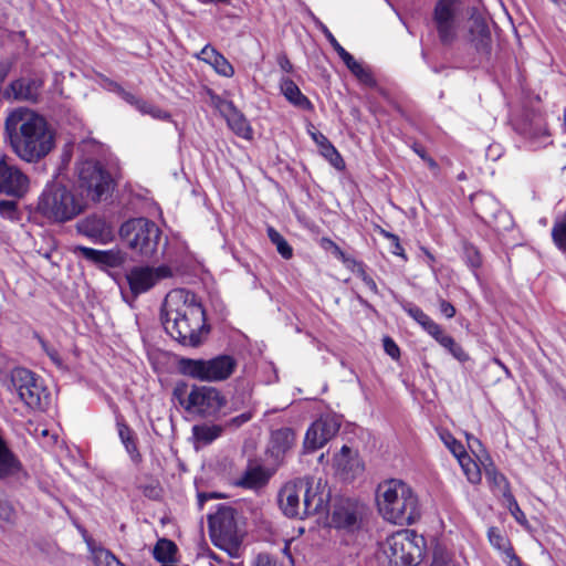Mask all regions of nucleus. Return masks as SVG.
Listing matches in <instances>:
<instances>
[{
    "label": "nucleus",
    "mask_w": 566,
    "mask_h": 566,
    "mask_svg": "<svg viewBox=\"0 0 566 566\" xmlns=\"http://www.w3.org/2000/svg\"><path fill=\"white\" fill-rule=\"evenodd\" d=\"M163 325L174 339L188 347L200 346L210 332L201 303L185 289L172 290L166 295Z\"/></svg>",
    "instance_id": "nucleus-1"
},
{
    "label": "nucleus",
    "mask_w": 566,
    "mask_h": 566,
    "mask_svg": "<svg viewBox=\"0 0 566 566\" xmlns=\"http://www.w3.org/2000/svg\"><path fill=\"white\" fill-rule=\"evenodd\" d=\"M6 132L14 153L27 163H38L55 147V134L46 119L29 108H17L6 118Z\"/></svg>",
    "instance_id": "nucleus-2"
},
{
    "label": "nucleus",
    "mask_w": 566,
    "mask_h": 566,
    "mask_svg": "<svg viewBox=\"0 0 566 566\" xmlns=\"http://www.w3.org/2000/svg\"><path fill=\"white\" fill-rule=\"evenodd\" d=\"M376 499L380 515L390 523L410 525L420 516L417 495L401 480L391 479L380 483Z\"/></svg>",
    "instance_id": "nucleus-3"
},
{
    "label": "nucleus",
    "mask_w": 566,
    "mask_h": 566,
    "mask_svg": "<svg viewBox=\"0 0 566 566\" xmlns=\"http://www.w3.org/2000/svg\"><path fill=\"white\" fill-rule=\"evenodd\" d=\"M313 488L312 479H296L285 483L279 492V505L287 517L304 518L324 512L328 494Z\"/></svg>",
    "instance_id": "nucleus-4"
},
{
    "label": "nucleus",
    "mask_w": 566,
    "mask_h": 566,
    "mask_svg": "<svg viewBox=\"0 0 566 566\" xmlns=\"http://www.w3.org/2000/svg\"><path fill=\"white\" fill-rule=\"evenodd\" d=\"M85 205L83 196L54 180L48 182L40 193L36 212L51 222L64 223L82 213Z\"/></svg>",
    "instance_id": "nucleus-5"
},
{
    "label": "nucleus",
    "mask_w": 566,
    "mask_h": 566,
    "mask_svg": "<svg viewBox=\"0 0 566 566\" xmlns=\"http://www.w3.org/2000/svg\"><path fill=\"white\" fill-rule=\"evenodd\" d=\"M237 368V360L229 355H219L211 359L180 358L177 369L181 375L207 382L228 379Z\"/></svg>",
    "instance_id": "nucleus-6"
},
{
    "label": "nucleus",
    "mask_w": 566,
    "mask_h": 566,
    "mask_svg": "<svg viewBox=\"0 0 566 566\" xmlns=\"http://www.w3.org/2000/svg\"><path fill=\"white\" fill-rule=\"evenodd\" d=\"M424 538L410 530H401L387 537L384 553L390 566H417L423 555Z\"/></svg>",
    "instance_id": "nucleus-7"
},
{
    "label": "nucleus",
    "mask_w": 566,
    "mask_h": 566,
    "mask_svg": "<svg viewBox=\"0 0 566 566\" xmlns=\"http://www.w3.org/2000/svg\"><path fill=\"white\" fill-rule=\"evenodd\" d=\"M119 234L133 251L150 258L158 249L161 231L154 221L135 218L122 224Z\"/></svg>",
    "instance_id": "nucleus-8"
},
{
    "label": "nucleus",
    "mask_w": 566,
    "mask_h": 566,
    "mask_svg": "<svg viewBox=\"0 0 566 566\" xmlns=\"http://www.w3.org/2000/svg\"><path fill=\"white\" fill-rule=\"evenodd\" d=\"M234 515L235 511L229 506H220L214 514L209 515L212 543L230 556H235L241 545Z\"/></svg>",
    "instance_id": "nucleus-9"
},
{
    "label": "nucleus",
    "mask_w": 566,
    "mask_h": 566,
    "mask_svg": "<svg viewBox=\"0 0 566 566\" xmlns=\"http://www.w3.org/2000/svg\"><path fill=\"white\" fill-rule=\"evenodd\" d=\"M78 188L92 201L106 199L112 189L111 175L96 161L85 160L78 165Z\"/></svg>",
    "instance_id": "nucleus-10"
},
{
    "label": "nucleus",
    "mask_w": 566,
    "mask_h": 566,
    "mask_svg": "<svg viewBox=\"0 0 566 566\" xmlns=\"http://www.w3.org/2000/svg\"><path fill=\"white\" fill-rule=\"evenodd\" d=\"M438 38L443 45H451L458 39L461 24L459 0H438L432 14Z\"/></svg>",
    "instance_id": "nucleus-11"
},
{
    "label": "nucleus",
    "mask_w": 566,
    "mask_h": 566,
    "mask_svg": "<svg viewBox=\"0 0 566 566\" xmlns=\"http://www.w3.org/2000/svg\"><path fill=\"white\" fill-rule=\"evenodd\" d=\"M172 401L195 415L211 416L224 406L220 391H172Z\"/></svg>",
    "instance_id": "nucleus-12"
},
{
    "label": "nucleus",
    "mask_w": 566,
    "mask_h": 566,
    "mask_svg": "<svg viewBox=\"0 0 566 566\" xmlns=\"http://www.w3.org/2000/svg\"><path fill=\"white\" fill-rule=\"evenodd\" d=\"M365 515L364 504L350 499H340L334 504L331 525L346 533H355L360 530Z\"/></svg>",
    "instance_id": "nucleus-13"
},
{
    "label": "nucleus",
    "mask_w": 566,
    "mask_h": 566,
    "mask_svg": "<svg viewBox=\"0 0 566 566\" xmlns=\"http://www.w3.org/2000/svg\"><path fill=\"white\" fill-rule=\"evenodd\" d=\"M172 272L167 265L159 266H134L126 279L132 293L136 296L153 289L159 281L170 277Z\"/></svg>",
    "instance_id": "nucleus-14"
},
{
    "label": "nucleus",
    "mask_w": 566,
    "mask_h": 566,
    "mask_svg": "<svg viewBox=\"0 0 566 566\" xmlns=\"http://www.w3.org/2000/svg\"><path fill=\"white\" fill-rule=\"evenodd\" d=\"M29 189V178L17 166L0 159V193L21 198Z\"/></svg>",
    "instance_id": "nucleus-15"
},
{
    "label": "nucleus",
    "mask_w": 566,
    "mask_h": 566,
    "mask_svg": "<svg viewBox=\"0 0 566 566\" xmlns=\"http://www.w3.org/2000/svg\"><path fill=\"white\" fill-rule=\"evenodd\" d=\"M340 423L334 417H322L307 429L304 448L314 451L324 447L339 430Z\"/></svg>",
    "instance_id": "nucleus-16"
},
{
    "label": "nucleus",
    "mask_w": 566,
    "mask_h": 566,
    "mask_svg": "<svg viewBox=\"0 0 566 566\" xmlns=\"http://www.w3.org/2000/svg\"><path fill=\"white\" fill-rule=\"evenodd\" d=\"M335 473L345 481H352L364 472V463L356 450L343 446L333 458Z\"/></svg>",
    "instance_id": "nucleus-17"
},
{
    "label": "nucleus",
    "mask_w": 566,
    "mask_h": 566,
    "mask_svg": "<svg viewBox=\"0 0 566 566\" xmlns=\"http://www.w3.org/2000/svg\"><path fill=\"white\" fill-rule=\"evenodd\" d=\"M471 203L475 214L486 223L496 226L499 218L506 217V212L502 210L500 202L490 193H475L471 197Z\"/></svg>",
    "instance_id": "nucleus-18"
},
{
    "label": "nucleus",
    "mask_w": 566,
    "mask_h": 566,
    "mask_svg": "<svg viewBox=\"0 0 566 566\" xmlns=\"http://www.w3.org/2000/svg\"><path fill=\"white\" fill-rule=\"evenodd\" d=\"M24 474L23 464L10 449L0 428V481L17 479Z\"/></svg>",
    "instance_id": "nucleus-19"
},
{
    "label": "nucleus",
    "mask_w": 566,
    "mask_h": 566,
    "mask_svg": "<svg viewBox=\"0 0 566 566\" xmlns=\"http://www.w3.org/2000/svg\"><path fill=\"white\" fill-rule=\"evenodd\" d=\"M0 386H12L13 389L38 388L39 376L25 367H15L10 371H0Z\"/></svg>",
    "instance_id": "nucleus-20"
},
{
    "label": "nucleus",
    "mask_w": 566,
    "mask_h": 566,
    "mask_svg": "<svg viewBox=\"0 0 566 566\" xmlns=\"http://www.w3.org/2000/svg\"><path fill=\"white\" fill-rule=\"evenodd\" d=\"M81 233L94 242L106 244L114 239L112 226L103 218L88 217L78 226Z\"/></svg>",
    "instance_id": "nucleus-21"
},
{
    "label": "nucleus",
    "mask_w": 566,
    "mask_h": 566,
    "mask_svg": "<svg viewBox=\"0 0 566 566\" xmlns=\"http://www.w3.org/2000/svg\"><path fill=\"white\" fill-rule=\"evenodd\" d=\"M76 251L85 260L99 266L117 268L124 262V255L118 249L104 251L80 245Z\"/></svg>",
    "instance_id": "nucleus-22"
},
{
    "label": "nucleus",
    "mask_w": 566,
    "mask_h": 566,
    "mask_svg": "<svg viewBox=\"0 0 566 566\" xmlns=\"http://www.w3.org/2000/svg\"><path fill=\"white\" fill-rule=\"evenodd\" d=\"M468 40L478 51L488 53L491 46V33L485 20L473 15L468 21Z\"/></svg>",
    "instance_id": "nucleus-23"
},
{
    "label": "nucleus",
    "mask_w": 566,
    "mask_h": 566,
    "mask_svg": "<svg viewBox=\"0 0 566 566\" xmlns=\"http://www.w3.org/2000/svg\"><path fill=\"white\" fill-rule=\"evenodd\" d=\"M43 82L39 78H20L11 83L10 87L17 99L35 103L40 96Z\"/></svg>",
    "instance_id": "nucleus-24"
},
{
    "label": "nucleus",
    "mask_w": 566,
    "mask_h": 566,
    "mask_svg": "<svg viewBox=\"0 0 566 566\" xmlns=\"http://www.w3.org/2000/svg\"><path fill=\"white\" fill-rule=\"evenodd\" d=\"M312 139L319 148L321 155L337 170L345 168V161L338 150L332 145L328 138L321 132H310Z\"/></svg>",
    "instance_id": "nucleus-25"
},
{
    "label": "nucleus",
    "mask_w": 566,
    "mask_h": 566,
    "mask_svg": "<svg viewBox=\"0 0 566 566\" xmlns=\"http://www.w3.org/2000/svg\"><path fill=\"white\" fill-rule=\"evenodd\" d=\"M280 91L283 96L295 107L302 111H312V102L301 92L300 87L289 77L280 81Z\"/></svg>",
    "instance_id": "nucleus-26"
},
{
    "label": "nucleus",
    "mask_w": 566,
    "mask_h": 566,
    "mask_svg": "<svg viewBox=\"0 0 566 566\" xmlns=\"http://www.w3.org/2000/svg\"><path fill=\"white\" fill-rule=\"evenodd\" d=\"M295 442V433L290 428H281L272 432L270 441V451L279 458L289 451Z\"/></svg>",
    "instance_id": "nucleus-27"
},
{
    "label": "nucleus",
    "mask_w": 566,
    "mask_h": 566,
    "mask_svg": "<svg viewBox=\"0 0 566 566\" xmlns=\"http://www.w3.org/2000/svg\"><path fill=\"white\" fill-rule=\"evenodd\" d=\"M271 473L260 464H252L247 468L238 484L247 489H259L264 486Z\"/></svg>",
    "instance_id": "nucleus-28"
},
{
    "label": "nucleus",
    "mask_w": 566,
    "mask_h": 566,
    "mask_svg": "<svg viewBox=\"0 0 566 566\" xmlns=\"http://www.w3.org/2000/svg\"><path fill=\"white\" fill-rule=\"evenodd\" d=\"M95 566H125L111 551L98 545L93 538H85Z\"/></svg>",
    "instance_id": "nucleus-29"
},
{
    "label": "nucleus",
    "mask_w": 566,
    "mask_h": 566,
    "mask_svg": "<svg viewBox=\"0 0 566 566\" xmlns=\"http://www.w3.org/2000/svg\"><path fill=\"white\" fill-rule=\"evenodd\" d=\"M340 59L360 83L370 87L376 86V80L371 71L368 67L364 66L363 63L356 61L355 57L349 52H347Z\"/></svg>",
    "instance_id": "nucleus-30"
},
{
    "label": "nucleus",
    "mask_w": 566,
    "mask_h": 566,
    "mask_svg": "<svg viewBox=\"0 0 566 566\" xmlns=\"http://www.w3.org/2000/svg\"><path fill=\"white\" fill-rule=\"evenodd\" d=\"M485 478L493 490L501 493L504 499H507L510 495H512L507 479L501 472H499L493 467V464H490L485 468Z\"/></svg>",
    "instance_id": "nucleus-31"
},
{
    "label": "nucleus",
    "mask_w": 566,
    "mask_h": 566,
    "mask_svg": "<svg viewBox=\"0 0 566 566\" xmlns=\"http://www.w3.org/2000/svg\"><path fill=\"white\" fill-rule=\"evenodd\" d=\"M405 310L429 335L433 337L436 334H439L440 325L431 319L420 307L409 305Z\"/></svg>",
    "instance_id": "nucleus-32"
},
{
    "label": "nucleus",
    "mask_w": 566,
    "mask_h": 566,
    "mask_svg": "<svg viewBox=\"0 0 566 566\" xmlns=\"http://www.w3.org/2000/svg\"><path fill=\"white\" fill-rule=\"evenodd\" d=\"M227 123L229 127L240 137L250 138L252 135L251 127L244 116L235 108L230 109L227 115Z\"/></svg>",
    "instance_id": "nucleus-33"
},
{
    "label": "nucleus",
    "mask_w": 566,
    "mask_h": 566,
    "mask_svg": "<svg viewBox=\"0 0 566 566\" xmlns=\"http://www.w3.org/2000/svg\"><path fill=\"white\" fill-rule=\"evenodd\" d=\"M192 433L197 442H200L205 446L210 444L216 439H218L222 433V428L220 426H195L192 428Z\"/></svg>",
    "instance_id": "nucleus-34"
},
{
    "label": "nucleus",
    "mask_w": 566,
    "mask_h": 566,
    "mask_svg": "<svg viewBox=\"0 0 566 566\" xmlns=\"http://www.w3.org/2000/svg\"><path fill=\"white\" fill-rule=\"evenodd\" d=\"M459 461V464L462 468L463 473L465 474L467 479L472 484H478L481 481V471L479 465L472 458L465 452L464 454H461L459 458H457Z\"/></svg>",
    "instance_id": "nucleus-35"
},
{
    "label": "nucleus",
    "mask_w": 566,
    "mask_h": 566,
    "mask_svg": "<svg viewBox=\"0 0 566 566\" xmlns=\"http://www.w3.org/2000/svg\"><path fill=\"white\" fill-rule=\"evenodd\" d=\"M177 551V546L174 542L163 538L159 539L154 547V557L161 563L170 562Z\"/></svg>",
    "instance_id": "nucleus-36"
},
{
    "label": "nucleus",
    "mask_w": 566,
    "mask_h": 566,
    "mask_svg": "<svg viewBox=\"0 0 566 566\" xmlns=\"http://www.w3.org/2000/svg\"><path fill=\"white\" fill-rule=\"evenodd\" d=\"M552 239L559 250L566 251V210L565 213L554 222Z\"/></svg>",
    "instance_id": "nucleus-37"
},
{
    "label": "nucleus",
    "mask_w": 566,
    "mask_h": 566,
    "mask_svg": "<svg viewBox=\"0 0 566 566\" xmlns=\"http://www.w3.org/2000/svg\"><path fill=\"white\" fill-rule=\"evenodd\" d=\"M270 241L275 244L277 252L282 258L289 260L293 255V249L287 241L272 227L268 229Z\"/></svg>",
    "instance_id": "nucleus-38"
},
{
    "label": "nucleus",
    "mask_w": 566,
    "mask_h": 566,
    "mask_svg": "<svg viewBox=\"0 0 566 566\" xmlns=\"http://www.w3.org/2000/svg\"><path fill=\"white\" fill-rule=\"evenodd\" d=\"M488 537L490 544L504 554L510 553L513 549L509 538L497 527H490L488 531Z\"/></svg>",
    "instance_id": "nucleus-39"
},
{
    "label": "nucleus",
    "mask_w": 566,
    "mask_h": 566,
    "mask_svg": "<svg viewBox=\"0 0 566 566\" xmlns=\"http://www.w3.org/2000/svg\"><path fill=\"white\" fill-rule=\"evenodd\" d=\"M15 400H20L30 409H41L40 391H11Z\"/></svg>",
    "instance_id": "nucleus-40"
},
{
    "label": "nucleus",
    "mask_w": 566,
    "mask_h": 566,
    "mask_svg": "<svg viewBox=\"0 0 566 566\" xmlns=\"http://www.w3.org/2000/svg\"><path fill=\"white\" fill-rule=\"evenodd\" d=\"M135 108L140 112L144 115H150L154 118L157 119H168L169 114L157 106L139 98L138 103L136 104Z\"/></svg>",
    "instance_id": "nucleus-41"
},
{
    "label": "nucleus",
    "mask_w": 566,
    "mask_h": 566,
    "mask_svg": "<svg viewBox=\"0 0 566 566\" xmlns=\"http://www.w3.org/2000/svg\"><path fill=\"white\" fill-rule=\"evenodd\" d=\"M463 258L465 263L473 270H476L482 265V256L479 250L470 243L463 244Z\"/></svg>",
    "instance_id": "nucleus-42"
},
{
    "label": "nucleus",
    "mask_w": 566,
    "mask_h": 566,
    "mask_svg": "<svg viewBox=\"0 0 566 566\" xmlns=\"http://www.w3.org/2000/svg\"><path fill=\"white\" fill-rule=\"evenodd\" d=\"M210 65L222 76L231 77L234 74V69L231 63L219 52L214 55Z\"/></svg>",
    "instance_id": "nucleus-43"
},
{
    "label": "nucleus",
    "mask_w": 566,
    "mask_h": 566,
    "mask_svg": "<svg viewBox=\"0 0 566 566\" xmlns=\"http://www.w3.org/2000/svg\"><path fill=\"white\" fill-rule=\"evenodd\" d=\"M440 438L455 458H459L461 454L465 453L463 444L459 442L450 432H440Z\"/></svg>",
    "instance_id": "nucleus-44"
},
{
    "label": "nucleus",
    "mask_w": 566,
    "mask_h": 566,
    "mask_svg": "<svg viewBox=\"0 0 566 566\" xmlns=\"http://www.w3.org/2000/svg\"><path fill=\"white\" fill-rule=\"evenodd\" d=\"M316 24L318 25L321 31L324 33V35L326 36L327 41L331 43L333 49L337 52L338 56L343 57L347 53V51L338 43L336 38L333 35V33L328 30V28L325 24H323L318 20H316Z\"/></svg>",
    "instance_id": "nucleus-45"
},
{
    "label": "nucleus",
    "mask_w": 566,
    "mask_h": 566,
    "mask_svg": "<svg viewBox=\"0 0 566 566\" xmlns=\"http://www.w3.org/2000/svg\"><path fill=\"white\" fill-rule=\"evenodd\" d=\"M38 339H39V343L41 345V348L45 352V354L50 357V359L52 360V363L54 365H56L57 367H62L63 366V361H62V358L57 352L56 348H54L53 346H51L46 340H44L42 337L40 336H36Z\"/></svg>",
    "instance_id": "nucleus-46"
},
{
    "label": "nucleus",
    "mask_w": 566,
    "mask_h": 566,
    "mask_svg": "<svg viewBox=\"0 0 566 566\" xmlns=\"http://www.w3.org/2000/svg\"><path fill=\"white\" fill-rule=\"evenodd\" d=\"M430 566H454V563L448 552L437 548Z\"/></svg>",
    "instance_id": "nucleus-47"
},
{
    "label": "nucleus",
    "mask_w": 566,
    "mask_h": 566,
    "mask_svg": "<svg viewBox=\"0 0 566 566\" xmlns=\"http://www.w3.org/2000/svg\"><path fill=\"white\" fill-rule=\"evenodd\" d=\"M507 504H509V509L512 513V515L514 516V518L520 523V524H525L526 523V517H525V514L524 512L520 509L515 497L512 495H510L507 499H505Z\"/></svg>",
    "instance_id": "nucleus-48"
},
{
    "label": "nucleus",
    "mask_w": 566,
    "mask_h": 566,
    "mask_svg": "<svg viewBox=\"0 0 566 566\" xmlns=\"http://www.w3.org/2000/svg\"><path fill=\"white\" fill-rule=\"evenodd\" d=\"M382 344L384 349L388 356H390L392 359H398L400 357V349L391 337H384Z\"/></svg>",
    "instance_id": "nucleus-49"
},
{
    "label": "nucleus",
    "mask_w": 566,
    "mask_h": 566,
    "mask_svg": "<svg viewBox=\"0 0 566 566\" xmlns=\"http://www.w3.org/2000/svg\"><path fill=\"white\" fill-rule=\"evenodd\" d=\"M357 265H358L357 273H358L359 277L361 279V281L364 282V284L369 289L370 292L377 294L378 287H377L376 282L374 281V279L367 274V272L365 271L364 265L361 263H358Z\"/></svg>",
    "instance_id": "nucleus-50"
},
{
    "label": "nucleus",
    "mask_w": 566,
    "mask_h": 566,
    "mask_svg": "<svg viewBox=\"0 0 566 566\" xmlns=\"http://www.w3.org/2000/svg\"><path fill=\"white\" fill-rule=\"evenodd\" d=\"M446 349H448V352L461 363L469 360V355L454 339L452 340V345H449Z\"/></svg>",
    "instance_id": "nucleus-51"
},
{
    "label": "nucleus",
    "mask_w": 566,
    "mask_h": 566,
    "mask_svg": "<svg viewBox=\"0 0 566 566\" xmlns=\"http://www.w3.org/2000/svg\"><path fill=\"white\" fill-rule=\"evenodd\" d=\"M254 566H283L276 558L268 554H259L255 558Z\"/></svg>",
    "instance_id": "nucleus-52"
},
{
    "label": "nucleus",
    "mask_w": 566,
    "mask_h": 566,
    "mask_svg": "<svg viewBox=\"0 0 566 566\" xmlns=\"http://www.w3.org/2000/svg\"><path fill=\"white\" fill-rule=\"evenodd\" d=\"M17 203L10 200H1L0 201V214L12 218L15 213Z\"/></svg>",
    "instance_id": "nucleus-53"
},
{
    "label": "nucleus",
    "mask_w": 566,
    "mask_h": 566,
    "mask_svg": "<svg viewBox=\"0 0 566 566\" xmlns=\"http://www.w3.org/2000/svg\"><path fill=\"white\" fill-rule=\"evenodd\" d=\"M125 448H126V451L128 452V454L130 455V459L135 462V463H138L140 461V453L137 449V446L135 443V440H130L126 443H124Z\"/></svg>",
    "instance_id": "nucleus-54"
},
{
    "label": "nucleus",
    "mask_w": 566,
    "mask_h": 566,
    "mask_svg": "<svg viewBox=\"0 0 566 566\" xmlns=\"http://www.w3.org/2000/svg\"><path fill=\"white\" fill-rule=\"evenodd\" d=\"M439 305L441 314L444 315L447 318H452L455 315V308L451 303L447 302L443 298H440Z\"/></svg>",
    "instance_id": "nucleus-55"
},
{
    "label": "nucleus",
    "mask_w": 566,
    "mask_h": 566,
    "mask_svg": "<svg viewBox=\"0 0 566 566\" xmlns=\"http://www.w3.org/2000/svg\"><path fill=\"white\" fill-rule=\"evenodd\" d=\"M217 53H218V51H217L214 48H212V46H210V45H206V46L201 50L199 57H200L202 61H205V62H207V63L211 64V63H212V60L214 59V55H216Z\"/></svg>",
    "instance_id": "nucleus-56"
},
{
    "label": "nucleus",
    "mask_w": 566,
    "mask_h": 566,
    "mask_svg": "<svg viewBox=\"0 0 566 566\" xmlns=\"http://www.w3.org/2000/svg\"><path fill=\"white\" fill-rule=\"evenodd\" d=\"M118 434L123 443L134 439L133 431L124 423L118 424Z\"/></svg>",
    "instance_id": "nucleus-57"
},
{
    "label": "nucleus",
    "mask_w": 566,
    "mask_h": 566,
    "mask_svg": "<svg viewBox=\"0 0 566 566\" xmlns=\"http://www.w3.org/2000/svg\"><path fill=\"white\" fill-rule=\"evenodd\" d=\"M433 338L444 348L449 347V345H452L453 340V337L446 334L442 328L439 331V334L433 336Z\"/></svg>",
    "instance_id": "nucleus-58"
},
{
    "label": "nucleus",
    "mask_w": 566,
    "mask_h": 566,
    "mask_svg": "<svg viewBox=\"0 0 566 566\" xmlns=\"http://www.w3.org/2000/svg\"><path fill=\"white\" fill-rule=\"evenodd\" d=\"M391 242V245H390V252L397 256H400L402 258L403 260H407V256L405 254V250L402 248V245L400 244V240H399V237L397 235V240L396 241H390Z\"/></svg>",
    "instance_id": "nucleus-59"
},
{
    "label": "nucleus",
    "mask_w": 566,
    "mask_h": 566,
    "mask_svg": "<svg viewBox=\"0 0 566 566\" xmlns=\"http://www.w3.org/2000/svg\"><path fill=\"white\" fill-rule=\"evenodd\" d=\"M118 93L120 94L122 98L127 102L128 104L133 105L134 107L139 101V97L135 96L134 94L126 92L122 87H118Z\"/></svg>",
    "instance_id": "nucleus-60"
},
{
    "label": "nucleus",
    "mask_w": 566,
    "mask_h": 566,
    "mask_svg": "<svg viewBox=\"0 0 566 566\" xmlns=\"http://www.w3.org/2000/svg\"><path fill=\"white\" fill-rule=\"evenodd\" d=\"M277 63L280 65V67L286 72V73H291L293 71V65L292 63L290 62V60L287 59L286 55H281L279 56L277 59Z\"/></svg>",
    "instance_id": "nucleus-61"
},
{
    "label": "nucleus",
    "mask_w": 566,
    "mask_h": 566,
    "mask_svg": "<svg viewBox=\"0 0 566 566\" xmlns=\"http://www.w3.org/2000/svg\"><path fill=\"white\" fill-rule=\"evenodd\" d=\"M507 558V566H524L522 560L516 556L514 549L505 554Z\"/></svg>",
    "instance_id": "nucleus-62"
},
{
    "label": "nucleus",
    "mask_w": 566,
    "mask_h": 566,
    "mask_svg": "<svg viewBox=\"0 0 566 566\" xmlns=\"http://www.w3.org/2000/svg\"><path fill=\"white\" fill-rule=\"evenodd\" d=\"M333 253L336 258L340 259L344 263H347L349 261L346 258L344 251L338 245H334Z\"/></svg>",
    "instance_id": "nucleus-63"
},
{
    "label": "nucleus",
    "mask_w": 566,
    "mask_h": 566,
    "mask_svg": "<svg viewBox=\"0 0 566 566\" xmlns=\"http://www.w3.org/2000/svg\"><path fill=\"white\" fill-rule=\"evenodd\" d=\"M9 70L10 65L8 63H0V82L7 77Z\"/></svg>",
    "instance_id": "nucleus-64"
}]
</instances>
